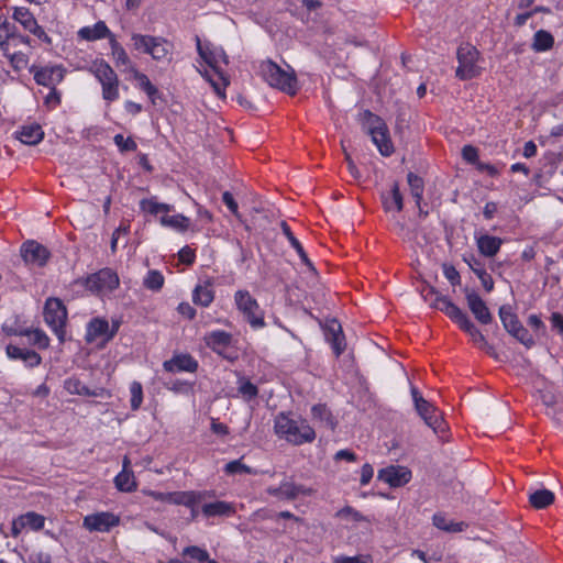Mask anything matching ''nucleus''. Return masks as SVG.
<instances>
[{
	"instance_id": "obj_1",
	"label": "nucleus",
	"mask_w": 563,
	"mask_h": 563,
	"mask_svg": "<svg viewBox=\"0 0 563 563\" xmlns=\"http://www.w3.org/2000/svg\"><path fill=\"white\" fill-rule=\"evenodd\" d=\"M196 43L198 54L208 65V68L203 70L199 69V73L211 85L217 96L224 99L225 88L230 81L221 69V64H229L228 55L220 46H214L209 43L202 44L198 36L196 37Z\"/></svg>"
},
{
	"instance_id": "obj_2",
	"label": "nucleus",
	"mask_w": 563,
	"mask_h": 563,
	"mask_svg": "<svg viewBox=\"0 0 563 563\" xmlns=\"http://www.w3.org/2000/svg\"><path fill=\"white\" fill-rule=\"evenodd\" d=\"M274 431L279 439L292 445L311 443L316 439V432L307 420L295 419L290 413L285 412L275 417Z\"/></svg>"
},
{
	"instance_id": "obj_3",
	"label": "nucleus",
	"mask_w": 563,
	"mask_h": 563,
	"mask_svg": "<svg viewBox=\"0 0 563 563\" xmlns=\"http://www.w3.org/2000/svg\"><path fill=\"white\" fill-rule=\"evenodd\" d=\"M132 42L135 49L152 56L156 62L172 60L173 44L166 38L152 35L133 34Z\"/></svg>"
},
{
	"instance_id": "obj_4",
	"label": "nucleus",
	"mask_w": 563,
	"mask_h": 563,
	"mask_svg": "<svg viewBox=\"0 0 563 563\" xmlns=\"http://www.w3.org/2000/svg\"><path fill=\"white\" fill-rule=\"evenodd\" d=\"M263 79L272 87L294 95L297 90V79L294 73L286 71L272 60H264L260 65Z\"/></svg>"
},
{
	"instance_id": "obj_5",
	"label": "nucleus",
	"mask_w": 563,
	"mask_h": 563,
	"mask_svg": "<svg viewBox=\"0 0 563 563\" xmlns=\"http://www.w3.org/2000/svg\"><path fill=\"white\" fill-rule=\"evenodd\" d=\"M457 62L455 75L461 80H467L479 76L482 67L479 66V52L475 46L466 43L457 49Z\"/></svg>"
},
{
	"instance_id": "obj_6",
	"label": "nucleus",
	"mask_w": 563,
	"mask_h": 563,
	"mask_svg": "<svg viewBox=\"0 0 563 563\" xmlns=\"http://www.w3.org/2000/svg\"><path fill=\"white\" fill-rule=\"evenodd\" d=\"M234 302L253 329L258 330L265 327L264 312L247 290H238L234 294Z\"/></svg>"
},
{
	"instance_id": "obj_7",
	"label": "nucleus",
	"mask_w": 563,
	"mask_h": 563,
	"mask_svg": "<svg viewBox=\"0 0 563 563\" xmlns=\"http://www.w3.org/2000/svg\"><path fill=\"white\" fill-rule=\"evenodd\" d=\"M44 320L60 342L65 341L67 310L57 298H48L44 307Z\"/></svg>"
},
{
	"instance_id": "obj_8",
	"label": "nucleus",
	"mask_w": 563,
	"mask_h": 563,
	"mask_svg": "<svg viewBox=\"0 0 563 563\" xmlns=\"http://www.w3.org/2000/svg\"><path fill=\"white\" fill-rule=\"evenodd\" d=\"M368 123V133L371 134L373 143L383 156H389L394 152V146L389 137L387 125L380 118L371 113Z\"/></svg>"
},
{
	"instance_id": "obj_9",
	"label": "nucleus",
	"mask_w": 563,
	"mask_h": 563,
	"mask_svg": "<svg viewBox=\"0 0 563 563\" xmlns=\"http://www.w3.org/2000/svg\"><path fill=\"white\" fill-rule=\"evenodd\" d=\"M12 19L18 22L24 31L33 34L38 40L51 43L49 36L46 34L44 29L38 24L34 14L25 7H12Z\"/></svg>"
},
{
	"instance_id": "obj_10",
	"label": "nucleus",
	"mask_w": 563,
	"mask_h": 563,
	"mask_svg": "<svg viewBox=\"0 0 563 563\" xmlns=\"http://www.w3.org/2000/svg\"><path fill=\"white\" fill-rule=\"evenodd\" d=\"M45 517L34 512L27 511L12 520L11 536L18 538L22 531H40L44 528Z\"/></svg>"
},
{
	"instance_id": "obj_11",
	"label": "nucleus",
	"mask_w": 563,
	"mask_h": 563,
	"mask_svg": "<svg viewBox=\"0 0 563 563\" xmlns=\"http://www.w3.org/2000/svg\"><path fill=\"white\" fill-rule=\"evenodd\" d=\"M267 494L282 500H294L298 496H309L312 489L307 488L302 485H298L291 481H283L278 487L269 486L266 489Z\"/></svg>"
},
{
	"instance_id": "obj_12",
	"label": "nucleus",
	"mask_w": 563,
	"mask_h": 563,
	"mask_svg": "<svg viewBox=\"0 0 563 563\" xmlns=\"http://www.w3.org/2000/svg\"><path fill=\"white\" fill-rule=\"evenodd\" d=\"M30 71L33 74L37 85L48 88H55L64 79V69L60 66H45L40 68L32 66Z\"/></svg>"
},
{
	"instance_id": "obj_13",
	"label": "nucleus",
	"mask_w": 563,
	"mask_h": 563,
	"mask_svg": "<svg viewBox=\"0 0 563 563\" xmlns=\"http://www.w3.org/2000/svg\"><path fill=\"white\" fill-rule=\"evenodd\" d=\"M415 408L426 424L430 427L435 433L443 432L445 430V424L441 412L427 399H420L419 405Z\"/></svg>"
},
{
	"instance_id": "obj_14",
	"label": "nucleus",
	"mask_w": 563,
	"mask_h": 563,
	"mask_svg": "<svg viewBox=\"0 0 563 563\" xmlns=\"http://www.w3.org/2000/svg\"><path fill=\"white\" fill-rule=\"evenodd\" d=\"M377 477L390 487H400L411 479V472L406 466L389 465L379 470Z\"/></svg>"
},
{
	"instance_id": "obj_15",
	"label": "nucleus",
	"mask_w": 563,
	"mask_h": 563,
	"mask_svg": "<svg viewBox=\"0 0 563 563\" xmlns=\"http://www.w3.org/2000/svg\"><path fill=\"white\" fill-rule=\"evenodd\" d=\"M21 255L26 264L43 266L48 260L49 252L36 241H26L21 247Z\"/></svg>"
},
{
	"instance_id": "obj_16",
	"label": "nucleus",
	"mask_w": 563,
	"mask_h": 563,
	"mask_svg": "<svg viewBox=\"0 0 563 563\" xmlns=\"http://www.w3.org/2000/svg\"><path fill=\"white\" fill-rule=\"evenodd\" d=\"M465 297L467 301V306L471 312L474 314L476 320L482 324H488L492 322V313L486 305V302L479 297L477 292L474 290H465Z\"/></svg>"
},
{
	"instance_id": "obj_17",
	"label": "nucleus",
	"mask_w": 563,
	"mask_h": 563,
	"mask_svg": "<svg viewBox=\"0 0 563 563\" xmlns=\"http://www.w3.org/2000/svg\"><path fill=\"white\" fill-rule=\"evenodd\" d=\"M85 341L91 347H102L106 343V320L91 319L86 327Z\"/></svg>"
},
{
	"instance_id": "obj_18",
	"label": "nucleus",
	"mask_w": 563,
	"mask_h": 563,
	"mask_svg": "<svg viewBox=\"0 0 563 563\" xmlns=\"http://www.w3.org/2000/svg\"><path fill=\"white\" fill-rule=\"evenodd\" d=\"M475 243L481 255L494 257L500 250L504 240L484 232H475Z\"/></svg>"
},
{
	"instance_id": "obj_19",
	"label": "nucleus",
	"mask_w": 563,
	"mask_h": 563,
	"mask_svg": "<svg viewBox=\"0 0 563 563\" xmlns=\"http://www.w3.org/2000/svg\"><path fill=\"white\" fill-rule=\"evenodd\" d=\"M210 496L211 493L207 490L172 492V504L194 508Z\"/></svg>"
},
{
	"instance_id": "obj_20",
	"label": "nucleus",
	"mask_w": 563,
	"mask_h": 563,
	"mask_svg": "<svg viewBox=\"0 0 563 563\" xmlns=\"http://www.w3.org/2000/svg\"><path fill=\"white\" fill-rule=\"evenodd\" d=\"M431 307L441 310L459 327L467 320V314L454 305L448 297H437V302H431Z\"/></svg>"
},
{
	"instance_id": "obj_21",
	"label": "nucleus",
	"mask_w": 563,
	"mask_h": 563,
	"mask_svg": "<svg viewBox=\"0 0 563 563\" xmlns=\"http://www.w3.org/2000/svg\"><path fill=\"white\" fill-rule=\"evenodd\" d=\"M32 40L30 36L24 35L16 31L13 26L12 30H8L7 34H0V52L7 53L8 49H16L19 45H25L31 47Z\"/></svg>"
},
{
	"instance_id": "obj_22",
	"label": "nucleus",
	"mask_w": 563,
	"mask_h": 563,
	"mask_svg": "<svg viewBox=\"0 0 563 563\" xmlns=\"http://www.w3.org/2000/svg\"><path fill=\"white\" fill-rule=\"evenodd\" d=\"M205 342L212 351L223 355L231 345L232 335L223 330H214L205 335Z\"/></svg>"
},
{
	"instance_id": "obj_23",
	"label": "nucleus",
	"mask_w": 563,
	"mask_h": 563,
	"mask_svg": "<svg viewBox=\"0 0 563 563\" xmlns=\"http://www.w3.org/2000/svg\"><path fill=\"white\" fill-rule=\"evenodd\" d=\"M108 41L111 47V53L113 56V59L115 62V66L124 73L133 71V65L130 60L124 48L118 43V41L114 38V35L112 32L108 29Z\"/></svg>"
},
{
	"instance_id": "obj_24",
	"label": "nucleus",
	"mask_w": 563,
	"mask_h": 563,
	"mask_svg": "<svg viewBox=\"0 0 563 563\" xmlns=\"http://www.w3.org/2000/svg\"><path fill=\"white\" fill-rule=\"evenodd\" d=\"M7 355L11 360H21L27 367L38 366L42 357L38 353L32 350L21 349L16 345L9 344L5 349Z\"/></svg>"
},
{
	"instance_id": "obj_25",
	"label": "nucleus",
	"mask_w": 563,
	"mask_h": 563,
	"mask_svg": "<svg viewBox=\"0 0 563 563\" xmlns=\"http://www.w3.org/2000/svg\"><path fill=\"white\" fill-rule=\"evenodd\" d=\"M15 136L23 144L26 145H36L44 137V131L42 126L37 123H30L22 125L16 132Z\"/></svg>"
},
{
	"instance_id": "obj_26",
	"label": "nucleus",
	"mask_w": 563,
	"mask_h": 563,
	"mask_svg": "<svg viewBox=\"0 0 563 563\" xmlns=\"http://www.w3.org/2000/svg\"><path fill=\"white\" fill-rule=\"evenodd\" d=\"M325 338L328 342L331 343L335 355H341L342 352L345 350V342L341 324L338 321L332 320L328 323L325 329Z\"/></svg>"
},
{
	"instance_id": "obj_27",
	"label": "nucleus",
	"mask_w": 563,
	"mask_h": 563,
	"mask_svg": "<svg viewBox=\"0 0 563 563\" xmlns=\"http://www.w3.org/2000/svg\"><path fill=\"white\" fill-rule=\"evenodd\" d=\"M201 512L206 518L231 517L235 514V508L231 503L218 500L205 504L201 508Z\"/></svg>"
},
{
	"instance_id": "obj_28",
	"label": "nucleus",
	"mask_w": 563,
	"mask_h": 563,
	"mask_svg": "<svg viewBox=\"0 0 563 563\" xmlns=\"http://www.w3.org/2000/svg\"><path fill=\"white\" fill-rule=\"evenodd\" d=\"M385 211H401L404 208V198L399 190V185L394 183L388 192L382 195Z\"/></svg>"
},
{
	"instance_id": "obj_29",
	"label": "nucleus",
	"mask_w": 563,
	"mask_h": 563,
	"mask_svg": "<svg viewBox=\"0 0 563 563\" xmlns=\"http://www.w3.org/2000/svg\"><path fill=\"white\" fill-rule=\"evenodd\" d=\"M164 367L166 371L170 372H189L192 373L197 369L198 363L190 355L184 354L178 355L172 358L170 361H166L164 363Z\"/></svg>"
},
{
	"instance_id": "obj_30",
	"label": "nucleus",
	"mask_w": 563,
	"mask_h": 563,
	"mask_svg": "<svg viewBox=\"0 0 563 563\" xmlns=\"http://www.w3.org/2000/svg\"><path fill=\"white\" fill-rule=\"evenodd\" d=\"M432 522L439 530L449 533L463 532L467 528V523L464 521H454L442 512L434 514Z\"/></svg>"
},
{
	"instance_id": "obj_31",
	"label": "nucleus",
	"mask_w": 563,
	"mask_h": 563,
	"mask_svg": "<svg viewBox=\"0 0 563 563\" xmlns=\"http://www.w3.org/2000/svg\"><path fill=\"white\" fill-rule=\"evenodd\" d=\"M140 208L143 212L152 214V216H165L173 210L172 205L163 203L157 200L156 197H151L147 199H142L140 201Z\"/></svg>"
},
{
	"instance_id": "obj_32",
	"label": "nucleus",
	"mask_w": 563,
	"mask_h": 563,
	"mask_svg": "<svg viewBox=\"0 0 563 563\" xmlns=\"http://www.w3.org/2000/svg\"><path fill=\"white\" fill-rule=\"evenodd\" d=\"M76 284L85 286L91 294L102 295L106 286V271L100 269L87 276L85 279L76 282Z\"/></svg>"
},
{
	"instance_id": "obj_33",
	"label": "nucleus",
	"mask_w": 563,
	"mask_h": 563,
	"mask_svg": "<svg viewBox=\"0 0 563 563\" xmlns=\"http://www.w3.org/2000/svg\"><path fill=\"white\" fill-rule=\"evenodd\" d=\"M311 416L325 429L333 431L336 427V421L325 405L318 404L312 406Z\"/></svg>"
},
{
	"instance_id": "obj_34",
	"label": "nucleus",
	"mask_w": 563,
	"mask_h": 563,
	"mask_svg": "<svg viewBox=\"0 0 563 563\" xmlns=\"http://www.w3.org/2000/svg\"><path fill=\"white\" fill-rule=\"evenodd\" d=\"M128 460L124 459L123 470L115 476L114 484L120 492H132L136 488V482L131 471H128Z\"/></svg>"
},
{
	"instance_id": "obj_35",
	"label": "nucleus",
	"mask_w": 563,
	"mask_h": 563,
	"mask_svg": "<svg viewBox=\"0 0 563 563\" xmlns=\"http://www.w3.org/2000/svg\"><path fill=\"white\" fill-rule=\"evenodd\" d=\"M529 501L536 509H543L553 504L554 494L545 488L536 489L529 493Z\"/></svg>"
},
{
	"instance_id": "obj_36",
	"label": "nucleus",
	"mask_w": 563,
	"mask_h": 563,
	"mask_svg": "<svg viewBox=\"0 0 563 563\" xmlns=\"http://www.w3.org/2000/svg\"><path fill=\"white\" fill-rule=\"evenodd\" d=\"M9 62L14 71H21L29 66L30 56L19 49H8L7 53H1Z\"/></svg>"
},
{
	"instance_id": "obj_37",
	"label": "nucleus",
	"mask_w": 563,
	"mask_h": 563,
	"mask_svg": "<svg viewBox=\"0 0 563 563\" xmlns=\"http://www.w3.org/2000/svg\"><path fill=\"white\" fill-rule=\"evenodd\" d=\"M15 335L27 336L30 342L40 349H47L49 339L41 329H23L14 332Z\"/></svg>"
},
{
	"instance_id": "obj_38",
	"label": "nucleus",
	"mask_w": 563,
	"mask_h": 563,
	"mask_svg": "<svg viewBox=\"0 0 563 563\" xmlns=\"http://www.w3.org/2000/svg\"><path fill=\"white\" fill-rule=\"evenodd\" d=\"M159 222L163 227L170 228L177 232L187 231L190 224L189 218L183 214L168 216V213L162 216Z\"/></svg>"
},
{
	"instance_id": "obj_39",
	"label": "nucleus",
	"mask_w": 563,
	"mask_h": 563,
	"mask_svg": "<svg viewBox=\"0 0 563 563\" xmlns=\"http://www.w3.org/2000/svg\"><path fill=\"white\" fill-rule=\"evenodd\" d=\"M407 179H408V184H409V187H410L411 196L416 200V205L419 208L420 214H424L426 216L427 212H423V210L421 208V200H422L423 187H424L422 178L417 176L413 173H409L408 176H407Z\"/></svg>"
},
{
	"instance_id": "obj_40",
	"label": "nucleus",
	"mask_w": 563,
	"mask_h": 563,
	"mask_svg": "<svg viewBox=\"0 0 563 563\" xmlns=\"http://www.w3.org/2000/svg\"><path fill=\"white\" fill-rule=\"evenodd\" d=\"M78 36L85 41H96L106 37V22L99 21L92 26H84L78 31Z\"/></svg>"
},
{
	"instance_id": "obj_41",
	"label": "nucleus",
	"mask_w": 563,
	"mask_h": 563,
	"mask_svg": "<svg viewBox=\"0 0 563 563\" xmlns=\"http://www.w3.org/2000/svg\"><path fill=\"white\" fill-rule=\"evenodd\" d=\"M554 37L544 30H539L533 35L531 47L536 52H547L553 47Z\"/></svg>"
},
{
	"instance_id": "obj_42",
	"label": "nucleus",
	"mask_w": 563,
	"mask_h": 563,
	"mask_svg": "<svg viewBox=\"0 0 563 563\" xmlns=\"http://www.w3.org/2000/svg\"><path fill=\"white\" fill-rule=\"evenodd\" d=\"M214 298V292L209 284L198 285L194 289L192 300L202 307H208Z\"/></svg>"
},
{
	"instance_id": "obj_43",
	"label": "nucleus",
	"mask_w": 563,
	"mask_h": 563,
	"mask_svg": "<svg viewBox=\"0 0 563 563\" xmlns=\"http://www.w3.org/2000/svg\"><path fill=\"white\" fill-rule=\"evenodd\" d=\"M499 317L503 322L504 328L511 334L517 327L521 323L519 322L517 316L512 313L509 307L503 306L499 308Z\"/></svg>"
},
{
	"instance_id": "obj_44",
	"label": "nucleus",
	"mask_w": 563,
	"mask_h": 563,
	"mask_svg": "<svg viewBox=\"0 0 563 563\" xmlns=\"http://www.w3.org/2000/svg\"><path fill=\"white\" fill-rule=\"evenodd\" d=\"M460 328L461 330L466 332L471 336L473 342L477 344L479 347H484L487 345L485 336L479 331V329L471 321L470 318L467 320H464V323Z\"/></svg>"
},
{
	"instance_id": "obj_45",
	"label": "nucleus",
	"mask_w": 563,
	"mask_h": 563,
	"mask_svg": "<svg viewBox=\"0 0 563 563\" xmlns=\"http://www.w3.org/2000/svg\"><path fill=\"white\" fill-rule=\"evenodd\" d=\"M84 527L89 531L106 530V512L86 516L84 518Z\"/></svg>"
},
{
	"instance_id": "obj_46",
	"label": "nucleus",
	"mask_w": 563,
	"mask_h": 563,
	"mask_svg": "<svg viewBox=\"0 0 563 563\" xmlns=\"http://www.w3.org/2000/svg\"><path fill=\"white\" fill-rule=\"evenodd\" d=\"M88 70L99 80L102 87V97L106 99V64L102 59L92 60L88 65Z\"/></svg>"
},
{
	"instance_id": "obj_47",
	"label": "nucleus",
	"mask_w": 563,
	"mask_h": 563,
	"mask_svg": "<svg viewBox=\"0 0 563 563\" xmlns=\"http://www.w3.org/2000/svg\"><path fill=\"white\" fill-rule=\"evenodd\" d=\"M143 285L150 290L157 291L164 285V276L159 271L151 269L144 277Z\"/></svg>"
},
{
	"instance_id": "obj_48",
	"label": "nucleus",
	"mask_w": 563,
	"mask_h": 563,
	"mask_svg": "<svg viewBox=\"0 0 563 563\" xmlns=\"http://www.w3.org/2000/svg\"><path fill=\"white\" fill-rule=\"evenodd\" d=\"M113 141L121 153L134 152L137 148L135 141L131 136H124L123 134H117V135H114Z\"/></svg>"
},
{
	"instance_id": "obj_49",
	"label": "nucleus",
	"mask_w": 563,
	"mask_h": 563,
	"mask_svg": "<svg viewBox=\"0 0 563 563\" xmlns=\"http://www.w3.org/2000/svg\"><path fill=\"white\" fill-rule=\"evenodd\" d=\"M130 394H131V408L133 410H137L141 407L143 401V389L142 385L139 382H133L130 385Z\"/></svg>"
},
{
	"instance_id": "obj_50",
	"label": "nucleus",
	"mask_w": 563,
	"mask_h": 563,
	"mask_svg": "<svg viewBox=\"0 0 563 563\" xmlns=\"http://www.w3.org/2000/svg\"><path fill=\"white\" fill-rule=\"evenodd\" d=\"M135 78L139 82L140 88L154 101V97L157 95V88L151 82L148 77L144 74H136Z\"/></svg>"
},
{
	"instance_id": "obj_51",
	"label": "nucleus",
	"mask_w": 563,
	"mask_h": 563,
	"mask_svg": "<svg viewBox=\"0 0 563 563\" xmlns=\"http://www.w3.org/2000/svg\"><path fill=\"white\" fill-rule=\"evenodd\" d=\"M184 555H188L191 559H195L199 562H208L209 561V553L199 547L190 545L184 549L183 551Z\"/></svg>"
},
{
	"instance_id": "obj_52",
	"label": "nucleus",
	"mask_w": 563,
	"mask_h": 563,
	"mask_svg": "<svg viewBox=\"0 0 563 563\" xmlns=\"http://www.w3.org/2000/svg\"><path fill=\"white\" fill-rule=\"evenodd\" d=\"M511 335L515 336L520 343H522L527 347H531L534 344L532 335L521 324L516 328Z\"/></svg>"
},
{
	"instance_id": "obj_53",
	"label": "nucleus",
	"mask_w": 563,
	"mask_h": 563,
	"mask_svg": "<svg viewBox=\"0 0 563 563\" xmlns=\"http://www.w3.org/2000/svg\"><path fill=\"white\" fill-rule=\"evenodd\" d=\"M224 471L227 474H251L252 473V470L250 466L243 464L241 462V460H234V461H231L229 462L225 467H224Z\"/></svg>"
},
{
	"instance_id": "obj_54",
	"label": "nucleus",
	"mask_w": 563,
	"mask_h": 563,
	"mask_svg": "<svg viewBox=\"0 0 563 563\" xmlns=\"http://www.w3.org/2000/svg\"><path fill=\"white\" fill-rule=\"evenodd\" d=\"M443 275L445 278L451 283V285L456 286L461 283V276L460 273L456 271V268L448 263H444L442 265Z\"/></svg>"
},
{
	"instance_id": "obj_55",
	"label": "nucleus",
	"mask_w": 563,
	"mask_h": 563,
	"mask_svg": "<svg viewBox=\"0 0 563 563\" xmlns=\"http://www.w3.org/2000/svg\"><path fill=\"white\" fill-rule=\"evenodd\" d=\"M336 516L342 519H351L354 521H360L363 519V516L352 507H344L336 512Z\"/></svg>"
},
{
	"instance_id": "obj_56",
	"label": "nucleus",
	"mask_w": 563,
	"mask_h": 563,
	"mask_svg": "<svg viewBox=\"0 0 563 563\" xmlns=\"http://www.w3.org/2000/svg\"><path fill=\"white\" fill-rule=\"evenodd\" d=\"M240 393L246 398L252 399L257 396V387L251 382H243L239 387Z\"/></svg>"
},
{
	"instance_id": "obj_57",
	"label": "nucleus",
	"mask_w": 563,
	"mask_h": 563,
	"mask_svg": "<svg viewBox=\"0 0 563 563\" xmlns=\"http://www.w3.org/2000/svg\"><path fill=\"white\" fill-rule=\"evenodd\" d=\"M333 563H372L371 558L339 555L333 558Z\"/></svg>"
},
{
	"instance_id": "obj_58",
	"label": "nucleus",
	"mask_w": 563,
	"mask_h": 563,
	"mask_svg": "<svg viewBox=\"0 0 563 563\" xmlns=\"http://www.w3.org/2000/svg\"><path fill=\"white\" fill-rule=\"evenodd\" d=\"M282 227V231L284 233V235L287 238L288 242L290 243V245L297 251L298 249H300L302 245L301 243L298 241V239L292 234L289 225L286 223V222H282L280 224Z\"/></svg>"
},
{
	"instance_id": "obj_59",
	"label": "nucleus",
	"mask_w": 563,
	"mask_h": 563,
	"mask_svg": "<svg viewBox=\"0 0 563 563\" xmlns=\"http://www.w3.org/2000/svg\"><path fill=\"white\" fill-rule=\"evenodd\" d=\"M421 296L423 300L429 303L431 307V302H437V297H442L433 287L426 286L421 290Z\"/></svg>"
},
{
	"instance_id": "obj_60",
	"label": "nucleus",
	"mask_w": 563,
	"mask_h": 563,
	"mask_svg": "<svg viewBox=\"0 0 563 563\" xmlns=\"http://www.w3.org/2000/svg\"><path fill=\"white\" fill-rule=\"evenodd\" d=\"M462 156L466 162L474 164L478 158V151L472 145H465L462 148Z\"/></svg>"
},
{
	"instance_id": "obj_61",
	"label": "nucleus",
	"mask_w": 563,
	"mask_h": 563,
	"mask_svg": "<svg viewBox=\"0 0 563 563\" xmlns=\"http://www.w3.org/2000/svg\"><path fill=\"white\" fill-rule=\"evenodd\" d=\"M65 388L70 394H84L87 391V388L85 386H81L80 383L74 378L65 380Z\"/></svg>"
},
{
	"instance_id": "obj_62",
	"label": "nucleus",
	"mask_w": 563,
	"mask_h": 563,
	"mask_svg": "<svg viewBox=\"0 0 563 563\" xmlns=\"http://www.w3.org/2000/svg\"><path fill=\"white\" fill-rule=\"evenodd\" d=\"M463 261L467 264V266L474 274H476V272H478L477 269H481L484 267V264L482 263V261L473 254L464 255Z\"/></svg>"
},
{
	"instance_id": "obj_63",
	"label": "nucleus",
	"mask_w": 563,
	"mask_h": 563,
	"mask_svg": "<svg viewBox=\"0 0 563 563\" xmlns=\"http://www.w3.org/2000/svg\"><path fill=\"white\" fill-rule=\"evenodd\" d=\"M144 494L152 497L153 499H155L157 501L172 504V492L163 493V492H156V490H144Z\"/></svg>"
},
{
	"instance_id": "obj_64",
	"label": "nucleus",
	"mask_w": 563,
	"mask_h": 563,
	"mask_svg": "<svg viewBox=\"0 0 563 563\" xmlns=\"http://www.w3.org/2000/svg\"><path fill=\"white\" fill-rule=\"evenodd\" d=\"M374 475V468L371 464H364L361 470V485H367Z\"/></svg>"
}]
</instances>
